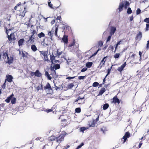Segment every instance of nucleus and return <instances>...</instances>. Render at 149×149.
<instances>
[{
    "label": "nucleus",
    "mask_w": 149,
    "mask_h": 149,
    "mask_svg": "<svg viewBox=\"0 0 149 149\" xmlns=\"http://www.w3.org/2000/svg\"><path fill=\"white\" fill-rule=\"evenodd\" d=\"M52 111V109H46L45 110V111L47 112V113H49L50 112H51Z\"/></svg>",
    "instance_id": "56"
},
{
    "label": "nucleus",
    "mask_w": 149,
    "mask_h": 149,
    "mask_svg": "<svg viewBox=\"0 0 149 149\" xmlns=\"http://www.w3.org/2000/svg\"><path fill=\"white\" fill-rule=\"evenodd\" d=\"M84 145V143H82L80 145L78 146L76 149H79L82 146H83Z\"/></svg>",
    "instance_id": "42"
},
{
    "label": "nucleus",
    "mask_w": 149,
    "mask_h": 149,
    "mask_svg": "<svg viewBox=\"0 0 149 149\" xmlns=\"http://www.w3.org/2000/svg\"><path fill=\"white\" fill-rule=\"evenodd\" d=\"M50 60H51V62L53 63V61H54V60H55V57L54 56H52L51 55L50 56Z\"/></svg>",
    "instance_id": "31"
},
{
    "label": "nucleus",
    "mask_w": 149,
    "mask_h": 149,
    "mask_svg": "<svg viewBox=\"0 0 149 149\" xmlns=\"http://www.w3.org/2000/svg\"><path fill=\"white\" fill-rule=\"evenodd\" d=\"M56 27V26L53 27H52L51 31H49L51 32L53 34L54 32V31H55V30H56V29H55Z\"/></svg>",
    "instance_id": "48"
},
{
    "label": "nucleus",
    "mask_w": 149,
    "mask_h": 149,
    "mask_svg": "<svg viewBox=\"0 0 149 149\" xmlns=\"http://www.w3.org/2000/svg\"><path fill=\"white\" fill-rule=\"evenodd\" d=\"M60 68V66L59 64H55L53 67L51 66L50 67V69L52 71H54V72H55V71L54 70V69L55 70H57Z\"/></svg>",
    "instance_id": "11"
},
{
    "label": "nucleus",
    "mask_w": 149,
    "mask_h": 149,
    "mask_svg": "<svg viewBox=\"0 0 149 149\" xmlns=\"http://www.w3.org/2000/svg\"><path fill=\"white\" fill-rule=\"evenodd\" d=\"M45 75L46 77H47L48 79L51 80L52 79V77L50 76L49 74V73L47 72L46 71L45 72Z\"/></svg>",
    "instance_id": "26"
},
{
    "label": "nucleus",
    "mask_w": 149,
    "mask_h": 149,
    "mask_svg": "<svg viewBox=\"0 0 149 149\" xmlns=\"http://www.w3.org/2000/svg\"><path fill=\"white\" fill-rule=\"evenodd\" d=\"M75 77H68L67 78H66V79H74Z\"/></svg>",
    "instance_id": "58"
},
{
    "label": "nucleus",
    "mask_w": 149,
    "mask_h": 149,
    "mask_svg": "<svg viewBox=\"0 0 149 149\" xmlns=\"http://www.w3.org/2000/svg\"><path fill=\"white\" fill-rule=\"evenodd\" d=\"M45 34L42 32L38 34V36L40 38L44 37H45Z\"/></svg>",
    "instance_id": "25"
},
{
    "label": "nucleus",
    "mask_w": 149,
    "mask_h": 149,
    "mask_svg": "<svg viewBox=\"0 0 149 149\" xmlns=\"http://www.w3.org/2000/svg\"><path fill=\"white\" fill-rule=\"evenodd\" d=\"M108 57L107 56L104 57L100 62V64L99 65V67L101 68L104 65L105 62L106 61V58Z\"/></svg>",
    "instance_id": "8"
},
{
    "label": "nucleus",
    "mask_w": 149,
    "mask_h": 149,
    "mask_svg": "<svg viewBox=\"0 0 149 149\" xmlns=\"http://www.w3.org/2000/svg\"><path fill=\"white\" fill-rule=\"evenodd\" d=\"M48 4L49 7L51 8H53V5L51 4V2L49 1L48 3Z\"/></svg>",
    "instance_id": "54"
},
{
    "label": "nucleus",
    "mask_w": 149,
    "mask_h": 149,
    "mask_svg": "<svg viewBox=\"0 0 149 149\" xmlns=\"http://www.w3.org/2000/svg\"><path fill=\"white\" fill-rule=\"evenodd\" d=\"M74 45L76 46L77 47H79V44L76 43V42H75V44H74Z\"/></svg>",
    "instance_id": "64"
},
{
    "label": "nucleus",
    "mask_w": 149,
    "mask_h": 149,
    "mask_svg": "<svg viewBox=\"0 0 149 149\" xmlns=\"http://www.w3.org/2000/svg\"><path fill=\"white\" fill-rule=\"evenodd\" d=\"M133 18H134V17H133V16H131L130 17V21H132L133 19Z\"/></svg>",
    "instance_id": "63"
},
{
    "label": "nucleus",
    "mask_w": 149,
    "mask_h": 149,
    "mask_svg": "<svg viewBox=\"0 0 149 149\" xmlns=\"http://www.w3.org/2000/svg\"><path fill=\"white\" fill-rule=\"evenodd\" d=\"M129 2L127 1H126L125 2V8H127V6H129Z\"/></svg>",
    "instance_id": "50"
},
{
    "label": "nucleus",
    "mask_w": 149,
    "mask_h": 149,
    "mask_svg": "<svg viewBox=\"0 0 149 149\" xmlns=\"http://www.w3.org/2000/svg\"><path fill=\"white\" fill-rule=\"evenodd\" d=\"M62 40L63 42L65 44H67L68 42V36L67 35H64L63 36L62 38Z\"/></svg>",
    "instance_id": "16"
},
{
    "label": "nucleus",
    "mask_w": 149,
    "mask_h": 149,
    "mask_svg": "<svg viewBox=\"0 0 149 149\" xmlns=\"http://www.w3.org/2000/svg\"><path fill=\"white\" fill-rule=\"evenodd\" d=\"M40 54H42L44 56L43 60L44 61H49L48 57V51H40Z\"/></svg>",
    "instance_id": "4"
},
{
    "label": "nucleus",
    "mask_w": 149,
    "mask_h": 149,
    "mask_svg": "<svg viewBox=\"0 0 149 149\" xmlns=\"http://www.w3.org/2000/svg\"><path fill=\"white\" fill-rule=\"evenodd\" d=\"M61 16H58L57 17L56 19L57 20H61Z\"/></svg>",
    "instance_id": "61"
},
{
    "label": "nucleus",
    "mask_w": 149,
    "mask_h": 149,
    "mask_svg": "<svg viewBox=\"0 0 149 149\" xmlns=\"http://www.w3.org/2000/svg\"><path fill=\"white\" fill-rule=\"evenodd\" d=\"M75 44V40L74 39L73 40V42L71 43L70 44L68 47H71L73 46V45H74V44Z\"/></svg>",
    "instance_id": "38"
},
{
    "label": "nucleus",
    "mask_w": 149,
    "mask_h": 149,
    "mask_svg": "<svg viewBox=\"0 0 149 149\" xmlns=\"http://www.w3.org/2000/svg\"><path fill=\"white\" fill-rule=\"evenodd\" d=\"M112 100V101H111V103H114L115 104L117 103L118 104H119L120 101L119 99L118 98L116 95L113 97Z\"/></svg>",
    "instance_id": "5"
},
{
    "label": "nucleus",
    "mask_w": 149,
    "mask_h": 149,
    "mask_svg": "<svg viewBox=\"0 0 149 149\" xmlns=\"http://www.w3.org/2000/svg\"><path fill=\"white\" fill-rule=\"evenodd\" d=\"M66 134L67 133L63 131L62 132V134L56 137L53 135H52L48 138L47 140L48 143L51 145H52L53 143L52 141H56V143L59 144L61 141L64 140V138Z\"/></svg>",
    "instance_id": "1"
},
{
    "label": "nucleus",
    "mask_w": 149,
    "mask_h": 149,
    "mask_svg": "<svg viewBox=\"0 0 149 149\" xmlns=\"http://www.w3.org/2000/svg\"><path fill=\"white\" fill-rule=\"evenodd\" d=\"M116 30V27H111L110 32V34L111 35L113 34L115 32Z\"/></svg>",
    "instance_id": "21"
},
{
    "label": "nucleus",
    "mask_w": 149,
    "mask_h": 149,
    "mask_svg": "<svg viewBox=\"0 0 149 149\" xmlns=\"http://www.w3.org/2000/svg\"><path fill=\"white\" fill-rule=\"evenodd\" d=\"M111 36H112V35L110 34V35L108 37V38H107V42L110 41Z\"/></svg>",
    "instance_id": "51"
},
{
    "label": "nucleus",
    "mask_w": 149,
    "mask_h": 149,
    "mask_svg": "<svg viewBox=\"0 0 149 149\" xmlns=\"http://www.w3.org/2000/svg\"><path fill=\"white\" fill-rule=\"evenodd\" d=\"M149 30V24H146L145 29L146 31H148Z\"/></svg>",
    "instance_id": "46"
},
{
    "label": "nucleus",
    "mask_w": 149,
    "mask_h": 149,
    "mask_svg": "<svg viewBox=\"0 0 149 149\" xmlns=\"http://www.w3.org/2000/svg\"><path fill=\"white\" fill-rule=\"evenodd\" d=\"M30 75L31 76H33L34 75H35V72H32V71H31V72H30Z\"/></svg>",
    "instance_id": "59"
},
{
    "label": "nucleus",
    "mask_w": 149,
    "mask_h": 149,
    "mask_svg": "<svg viewBox=\"0 0 149 149\" xmlns=\"http://www.w3.org/2000/svg\"><path fill=\"white\" fill-rule=\"evenodd\" d=\"M44 89L45 90L48 89V90H52V87L49 83H47L45 86L44 87Z\"/></svg>",
    "instance_id": "17"
},
{
    "label": "nucleus",
    "mask_w": 149,
    "mask_h": 149,
    "mask_svg": "<svg viewBox=\"0 0 149 149\" xmlns=\"http://www.w3.org/2000/svg\"><path fill=\"white\" fill-rule=\"evenodd\" d=\"M26 2H24L23 3V5H24L26 3ZM22 4H21V2H19V3H18L16 6L15 7H14V9L16 10H18V8L19 7H20V6H22Z\"/></svg>",
    "instance_id": "18"
},
{
    "label": "nucleus",
    "mask_w": 149,
    "mask_h": 149,
    "mask_svg": "<svg viewBox=\"0 0 149 149\" xmlns=\"http://www.w3.org/2000/svg\"><path fill=\"white\" fill-rule=\"evenodd\" d=\"M103 42L102 41H100L98 42V46L100 47H101L103 45Z\"/></svg>",
    "instance_id": "33"
},
{
    "label": "nucleus",
    "mask_w": 149,
    "mask_h": 149,
    "mask_svg": "<svg viewBox=\"0 0 149 149\" xmlns=\"http://www.w3.org/2000/svg\"><path fill=\"white\" fill-rule=\"evenodd\" d=\"M99 83L97 82H95L93 84V86L94 87H96L99 85Z\"/></svg>",
    "instance_id": "36"
},
{
    "label": "nucleus",
    "mask_w": 149,
    "mask_h": 149,
    "mask_svg": "<svg viewBox=\"0 0 149 149\" xmlns=\"http://www.w3.org/2000/svg\"><path fill=\"white\" fill-rule=\"evenodd\" d=\"M141 10L139 8L137 9L136 11V15H139L141 13Z\"/></svg>",
    "instance_id": "45"
},
{
    "label": "nucleus",
    "mask_w": 149,
    "mask_h": 149,
    "mask_svg": "<svg viewBox=\"0 0 149 149\" xmlns=\"http://www.w3.org/2000/svg\"><path fill=\"white\" fill-rule=\"evenodd\" d=\"M55 29H56V30H55V31H55L54 33H55V35L56 36H57V32H58V27H56Z\"/></svg>",
    "instance_id": "47"
},
{
    "label": "nucleus",
    "mask_w": 149,
    "mask_h": 149,
    "mask_svg": "<svg viewBox=\"0 0 149 149\" xmlns=\"http://www.w3.org/2000/svg\"><path fill=\"white\" fill-rule=\"evenodd\" d=\"M124 6V3L123 2H122L120 3L118 8L119 12H120L122 10Z\"/></svg>",
    "instance_id": "15"
},
{
    "label": "nucleus",
    "mask_w": 149,
    "mask_h": 149,
    "mask_svg": "<svg viewBox=\"0 0 149 149\" xmlns=\"http://www.w3.org/2000/svg\"><path fill=\"white\" fill-rule=\"evenodd\" d=\"M24 10L22 11H21L20 13L19 14V16H21L22 17H24L25 15V13L27 12L26 10V8L24 7Z\"/></svg>",
    "instance_id": "13"
},
{
    "label": "nucleus",
    "mask_w": 149,
    "mask_h": 149,
    "mask_svg": "<svg viewBox=\"0 0 149 149\" xmlns=\"http://www.w3.org/2000/svg\"><path fill=\"white\" fill-rule=\"evenodd\" d=\"M31 31H32L31 33V35L29 36V39L26 41L27 43H33L34 42L35 34H37V33L36 30H31Z\"/></svg>",
    "instance_id": "2"
},
{
    "label": "nucleus",
    "mask_w": 149,
    "mask_h": 149,
    "mask_svg": "<svg viewBox=\"0 0 149 149\" xmlns=\"http://www.w3.org/2000/svg\"><path fill=\"white\" fill-rule=\"evenodd\" d=\"M2 53V54L1 53L0 54V59L1 58L2 55L3 59H6L7 57L8 58V57L7 52H3Z\"/></svg>",
    "instance_id": "12"
},
{
    "label": "nucleus",
    "mask_w": 149,
    "mask_h": 149,
    "mask_svg": "<svg viewBox=\"0 0 149 149\" xmlns=\"http://www.w3.org/2000/svg\"><path fill=\"white\" fill-rule=\"evenodd\" d=\"M109 106V105L108 104L106 103L104 104L103 106V109L104 110H105L108 109Z\"/></svg>",
    "instance_id": "28"
},
{
    "label": "nucleus",
    "mask_w": 149,
    "mask_h": 149,
    "mask_svg": "<svg viewBox=\"0 0 149 149\" xmlns=\"http://www.w3.org/2000/svg\"><path fill=\"white\" fill-rule=\"evenodd\" d=\"M74 86L73 83H71L68 85V88L71 89Z\"/></svg>",
    "instance_id": "41"
},
{
    "label": "nucleus",
    "mask_w": 149,
    "mask_h": 149,
    "mask_svg": "<svg viewBox=\"0 0 149 149\" xmlns=\"http://www.w3.org/2000/svg\"><path fill=\"white\" fill-rule=\"evenodd\" d=\"M120 54L119 53H116L114 55V57L115 58H118L120 56Z\"/></svg>",
    "instance_id": "40"
},
{
    "label": "nucleus",
    "mask_w": 149,
    "mask_h": 149,
    "mask_svg": "<svg viewBox=\"0 0 149 149\" xmlns=\"http://www.w3.org/2000/svg\"><path fill=\"white\" fill-rule=\"evenodd\" d=\"M7 38L9 41H14L16 39L14 33H11L10 35H8Z\"/></svg>",
    "instance_id": "7"
},
{
    "label": "nucleus",
    "mask_w": 149,
    "mask_h": 149,
    "mask_svg": "<svg viewBox=\"0 0 149 149\" xmlns=\"http://www.w3.org/2000/svg\"><path fill=\"white\" fill-rule=\"evenodd\" d=\"M99 120V116H98V117L96 118L95 120H94L93 121V123H94V124L96 123Z\"/></svg>",
    "instance_id": "52"
},
{
    "label": "nucleus",
    "mask_w": 149,
    "mask_h": 149,
    "mask_svg": "<svg viewBox=\"0 0 149 149\" xmlns=\"http://www.w3.org/2000/svg\"><path fill=\"white\" fill-rule=\"evenodd\" d=\"M87 129V128L86 127H81L80 128V131L83 132H84Z\"/></svg>",
    "instance_id": "37"
},
{
    "label": "nucleus",
    "mask_w": 149,
    "mask_h": 149,
    "mask_svg": "<svg viewBox=\"0 0 149 149\" xmlns=\"http://www.w3.org/2000/svg\"><path fill=\"white\" fill-rule=\"evenodd\" d=\"M146 48L147 50H148L149 49V42H147V43L146 44Z\"/></svg>",
    "instance_id": "55"
},
{
    "label": "nucleus",
    "mask_w": 149,
    "mask_h": 149,
    "mask_svg": "<svg viewBox=\"0 0 149 149\" xmlns=\"http://www.w3.org/2000/svg\"><path fill=\"white\" fill-rule=\"evenodd\" d=\"M14 96V95L12 93L5 100V101L7 103H9L11 100V103L12 104H15L16 102V99L15 97H13Z\"/></svg>",
    "instance_id": "3"
},
{
    "label": "nucleus",
    "mask_w": 149,
    "mask_h": 149,
    "mask_svg": "<svg viewBox=\"0 0 149 149\" xmlns=\"http://www.w3.org/2000/svg\"><path fill=\"white\" fill-rule=\"evenodd\" d=\"M6 81H5L4 83L2 86V88H3V89H4L6 85Z\"/></svg>",
    "instance_id": "57"
},
{
    "label": "nucleus",
    "mask_w": 149,
    "mask_h": 149,
    "mask_svg": "<svg viewBox=\"0 0 149 149\" xmlns=\"http://www.w3.org/2000/svg\"><path fill=\"white\" fill-rule=\"evenodd\" d=\"M127 65L126 62H125L123 64L120 66L118 67L117 68V70L119 72H121L123 70L124 68Z\"/></svg>",
    "instance_id": "9"
},
{
    "label": "nucleus",
    "mask_w": 149,
    "mask_h": 149,
    "mask_svg": "<svg viewBox=\"0 0 149 149\" xmlns=\"http://www.w3.org/2000/svg\"><path fill=\"white\" fill-rule=\"evenodd\" d=\"M7 79H5L6 81L7 80L9 82H11L13 79V77L11 75H8L6 77Z\"/></svg>",
    "instance_id": "14"
},
{
    "label": "nucleus",
    "mask_w": 149,
    "mask_h": 149,
    "mask_svg": "<svg viewBox=\"0 0 149 149\" xmlns=\"http://www.w3.org/2000/svg\"><path fill=\"white\" fill-rule=\"evenodd\" d=\"M42 76L41 73L40 72L39 70H37L35 72V76L38 77H40Z\"/></svg>",
    "instance_id": "20"
},
{
    "label": "nucleus",
    "mask_w": 149,
    "mask_h": 149,
    "mask_svg": "<svg viewBox=\"0 0 149 149\" xmlns=\"http://www.w3.org/2000/svg\"><path fill=\"white\" fill-rule=\"evenodd\" d=\"M112 65L111 66L110 68H108L107 70V74L106 76V77H107V75H109L110 73L111 70L112 68Z\"/></svg>",
    "instance_id": "32"
},
{
    "label": "nucleus",
    "mask_w": 149,
    "mask_h": 149,
    "mask_svg": "<svg viewBox=\"0 0 149 149\" xmlns=\"http://www.w3.org/2000/svg\"><path fill=\"white\" fill-rule=\"evenodd\" d=\"M36 88L37 90L38 91L42 89V85L41 84L40 85L38 86Z\"/></svg>",
    "instance_id": "29"
},
{
    "label": "nucleus",
    "mask_w": 149,
    "mask_h": 149,
    "mask_svg": "<svg viewBox=\"0 0 149 149\" xmlns=\"http://www.w3.org/2000/svg\"><path fill=\"white\" fill-rule=\"evenodd\" d=\"M130 134L129 132H127L125 133V135L122 139V140L123 139V143H125L126 141L127 138H128L130 136Z\"/></svg>",
    "instance_id": "6"
},
{
    "label": "nucleus",
    "mask_w": 149,
    "mask_h": 149,
    "mask_svg": "<svg viewBox=\"0 0 149 149\" xmlns=\"http://www.w3.org/2000/svg\"><path fill=\"white\" fill-rule=\"evenodd\" d=\"M127 13L128 14H131L132 13V10L130 8H128L127 11Z\"/></svg>",
    "instance_id": "35"
},
{
    "label": "nucleus",
    "mask_w": 149,
    "mask_h": 149,
    "mask_svg": "<svg viewBox=\"0 0 149 149\" xmlns=\"http://www.w3.org/2000/svg\"><path fill=\"white\" fill-rule=\"evenodd\" d=\"M144 21L149 24V18H146L144 19Z\"/></svg>",
    "instance_id": "44"
},
{
    "label": "nucleus",
    "mask_w": 149,
    "mask_h": 149,
    "mask_svg": "<svg viewBox=\"0 0 149 149\" xmlns=\"http://www.w3.org/2000/svg\"><path fill=\"white\" fill-rule=\"evenodd\" d=\"M106 90L105 89V88L104 87L102 88L99 91V95H102L105 92Z\"/></svg>",
    "instance_id": "23"
},
{
    "label": "nucleus",
    "mask_w": 149,
    "mask_h": 149,
    "mask_svg": "<svg viewBox=\"0 0 149 149\" xmlns=\"http://www.w3.org/2000/svg\"><path fill=\"white\" fill-rule=\"evenodd\" d=\"M142 144V143L141 142H140L139 143V144L138 148H140Z\"/></svg>",
    "instance_id": "62"
},
{
    "label": "nucleus",
    "mask_w": 149,
    "mask_h": 149,
    "mask_svg": "<svg viewBox=\"0 0 149 149\" xmlns=\"http://www.w3.org/2000/svg\"><path fill=\"white\" fill-rule=\"evenodd\" d=\"M24 42V40L23 38L20 39L18 41V45L19 46V47L21 46L22 45Z\"/></svg>",
    "instance_id": "19"
},
{
    "label": "nucleus",
    "mask_w": 149,
    "mask_h": 149,
    "mask_svg": "<svg viewBox=\"0 0 149 149\" xmlns=\"http://www.w3.org/2000/svg\"><path fill=\"white\" fill-rule=\"evenodd\" d=\"M53 33H52L51 32L49 31L48 33V35L49 36V38L51 39L52 40V38L53 36Z\"/></svg>",
    "instance_id": "30"
},
{
    "label": "nucleus",
    "mask_w": 149,
    "mask_h": 149,
    "mask_svg": "<svg viewBox=\"0 0 149 149\" xmlns=\"http://www.w3.org/2000/svg\"><path fill=\"white\" fill-rule=\"evenodd\" d=\"M31 49L32 50L33 52H36L37 51V49L35 45H32L31 46Z\"/></svg>",
    "instance_id": "24"
},
{
    "label": "nucleus",
    "mask_w": 149,
    "mask_h": 149,
    "mask_svg": "<svg viewBox=\"0 0 149 149\" xmlns=\"http://www.w3.org/2000/svg\"><path fill=\"white\" fill-rule=\"evenodd\" d=\"M121 42V40H120V41L118 42H117V44H116V47H115L116 49L118 45H120V42Z\"/></svg>",
    "instance_id": "43"
},
{
    "label": "nucleus",
    "mask_w": 149,
    "mask_h": 149,
    "mask_svg": "<svg viewBox=\"0 0 149 149\" xmlns=\"http://www.w3.org/2000/svg\"><path fill=\"white\" fill-rule=\"evenodd\" d=\"M22 56L23 58H24L25 57H27V55H26L25 54L23 53V52H22Z\"/></svg>",
    "instance_id": "60"
},
{
    "label": "nucleus",
    "mask_w": 149,
    "mask_h": 149,
    "mask_svg": "<svg viewBox=\"0 0 149 149\" xmlns=\"http://www.w3.org/2000/svg\"><path fill=\"white\" fill-rule=\"evenodd\" d=\"M86 77V76H79L78 79L79 80L83 79Z\"/></svg>",
    "instance_id": "49"
},
{
    "label": "nucleus",
    "mask_w": 149,
    "mask_h": 149,
    "mask_svg": "<svg viewBox=\"0 0 149 149\" xmlns=\"http://www.w3.org/2000/svg\"><path fill=\"white\" fill-rule=\"evenodd\" d=\"M57 56H59L60 55H61L63 54V51L59 52L58 50H57Z\"/></svg>",
    "instance_id": "39"
},
{
    "label": "nucleus",
    "mask_w": 149,
    "mask_h": 149,
    "mask_svg": "<svg viewBox=\"0 0 149 149\" xmlns=\"http://www.w3.org/2000/svg\"><path fill=\"white\" fill-rule=\"evenodd\" d=\"M93 64V63L92 62H88L86 63V66L87 68H91Z\"/></svg>",
    "instance_id": "27"
},
{
    "label": "nucleus",
    "mask_w": 149,
    "mask_h": 149,
    "mask_svg": "<svg viewBox=\"0 0 149 149\" xmlns=\"http://www.w3.org/2000/svg\"><path fill=\"white\" fill-rule=\"evenodd\" d=\"M76 112L77 113H79L81 112V109L80 108L78 107L76 108L75 109Z\"/></svg>",
    "instance_id": "34"
},
{
    "label": "nucleus",
    "mask_w": 149,
    "mask_h": 149,
    "mask_svg": "<svg viewBox=\"0 0 149 149\" xmlns=\"http://www.w3.org/2000/svg\"><path fill=\"white\" fill-rule=\"evenodd\" d=\"M87 70V68H83L81 70V72H84L86 71Z\"/></svg>",
    "instance_id": "53"
},
{
    "label": "nucleus",
    "mask_w": 149,
    "mask_h": 149,
    "mask_svg": "<svg viewBox=\"0 0 149 149\" xmlns=\"http://www.w3.org/2000/svg\"><path fill=\"white\" fill-rule=\"evenodd\" d=\"M142 32L140 31L139 33L136 35V36L135 37V40H140L141 39L142 37Z\"/></svg>",
    "instance_id": "10"
},
{
    "label": "nucleus",
    "mask_w": 149,
    "mask_h": 149,
    "mask_svg": "<svg viewBox=\"0 0 149 149\" xmlns=\"http://www.w3.org/2000/svg\"><path fill=\"white\" fill-rule=\"evenodd\" d=\"M8 61L6 62V63H8L10 64L11 63H12L13 61V58L12 57H10V58L8 57L7 58Z\"/></svg>",
    "instance_id": "22"
}]
</instances>
